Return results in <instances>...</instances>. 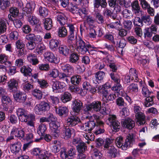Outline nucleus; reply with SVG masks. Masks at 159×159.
I'll use <instances>...</instances> for the list:
<instances>
[{"label": "nucleus", "instance_id": "nucleus-1", "mask_svg": "<svg viewBox=\"0 0 159 159\" xmlns=\"http://www.w3.org/2000/svg\"><path fill=\"white\" fill-rule=\"evenodd\" d=\"M16 113L19 120L22 122L26 123L27 125L34 128L35 127V116L32 114H28L24 109L19 108L16 111Z\"/></svg>", "mask_w": 159, "mask_h": 159}, {"label": "nucleus", "instance_id": "nucleus-2", "mask_svg": "<svg viewBox=\"0 0 159 159\" xmlns=\"http://www.w3.org/2000/svg\"><path fill=\"white\" fill-rule=\"evenodd\" d=\"M134 140V135L132 134H128L124 143H123L122 137L120 136L116 139L115 143L118 147L123 150H125L132 146Z\"/></svg>", "mask_w": 159, "mask_h": 159}, {"label": "nucleus", "instance_id": "nucleus-3", "mask_svg": "<svg viewBox=\"0 0 159 159\" xmlns=\"http://www.w3.org/2000/svg\"><path fill=\"white\" fill-rule=\"evenodd\" d=\"M76 49L79 53L82 54L89 53V50L92 46L89 43H85L81 38H79L76 42Z\"/></svg>", "mask_w": 159, "mask_h": 159}, {"label": "nucleus", "instance_id": "nucleus-4", "mask_svg": "<svg viewBox=\"0 0 159 159\" xmlns=\"http://www.w3.org/2000/svg\"><path fill=\"white\" fill-rule=\"evenodd\" d=\"M135 117L137 119V122L139 125H143L146 123L145 116L141 111V108L139 106H135L134 108Z\"/></svg>", "mask_w": 159, "mask_h": 159}, {"label": "nucleus", "instance_id": "nucleus-5", "mask_svg": "<svg viewBox=\"0 0 159 159\" xmlns=\"http://www.w3.org/2000/svg\"><path fill=\"white\" fill-rule=\"evenodd\" d=\"M50 106L49 103L42 101L37 104L34 108L35 112L38 115H41L44 112L49 110Z\"/></svg>", "mask_w": 159, "mask_h": 159}, {"label": "nucleus", "instance_id": "nucleus-6", "mask_svg": "<svg viewBox=\"0 0 159 159\" xmlns=\"http://www.w3.org/2000/svg\"><path fill=\"white\" fill-rule=\"evenodd\" d=\"M101 107V103L100 102H93L90 104L86 105L84 109L85 113H87L88 111H91L92 110L96 112L99 111Z\"/></svg>", "mask_w": 159, "mask_h": 159}, {"label": "nucleus", "instance_id": "nucleus-7", "mask_svg": "<svg viewBox=\"0 0 159 159\" xmlns=\"http://www.w3.org/2000/svg\"><path fill=\"white\" fill-rule=\"evenodd\" d=\"M108 120L112 126L113 131L116 132L118 131L120 128V123L116 119V116H110Z\"/></svg>", "mask_w": 159, "mask_h": 159}, {"label": "nucleus", "instance_id": "nucleus-8", "mask_svg": "<svg viewBox=\"0 0 159 159\" xmlns=\"http://www.w3.org/2000/svg\"><path fill=\"white\" fill-rule=\"evenodd\" d=\"M102 87H100L99 89H98V92L99 93H101L102 94V99L104 101L106 102L111 101L112 99V96L113 98L115 99L114 96L115 95H113L111 93H109L107 89H102Z\"/></svg>", "mask_w": 159, "mask_h": 159}, {"label": "nucleus", "instance_id": "nucleus-9", "mask_svg": "<svg viewBox=\"0 0 159 159\" xmlns=\"http://www.w3.org/2000/svg\"><path fill=\"white\" fill-rule=\"evenodd\" d=\"M57 123V121L49 123V127L51 131V134L54 138H57L60 134V131L58 129V126Z\"/></svg>", "mask_w": 159, "mask_h": 159}, {"label": "nucleus", "instance_id": "nucleus-10", "mask_svg": "<svg viewBox=\"0 0 159 159\" xmlns=\"http://www.w3.org/2000/svg\"><path fill=\"white\" fill-rule=\"evenodd\" d=\"M53 91L56 92L63 91L62 89L65 86V84L63 82H60L57 80L52 81L51 83Z\"/></svg>", "mask_w": 159, "mask_h": 159}, {"label": "nucleus", "instance_id": "nucleus-11", "mask_svg": "<svg viewBox=\"0 0 159 159\" xmlns=\"http://www.w3.org/2000/svg\"><path fill=\"white\" fill-rule=\"evenodd\" d=\"M132 10L134 14L137 15L142 14V10L139 5V2L137 0L133 2L131 5Z\"/></svg>", "mask_w": 159, "mask_h": 159}, {"label": "nucleus", "instance_id": "nucleus-12", "mask_svg": "<svg viewBox=\"0 0 159 159\" xmlns=\"http://www.w3.org/2000/svg\"><path fill=\"white\" fill-rule=\"evenodd\" d=\"M68 109L66 106H61L56 108V112L59 116L61 117L66 116L68 113Z\"/></svg>", "mask_w": 159, "mask_h": 159}, {"label": "nucleus", "instance_id": "nucleus-13", "mask_svg": "<svg viewBox=\"0 0 159 159\" xmlns=\"http://www.w3.org/2000/svg\"><path fill=\"white\" fill-rule=\"evenodd\" d=\"M72 110L73 111L77 114L80 111L83 106V103L79 100L75 99L72 102Z\"/></svg>", "mask_w": 159, "mask_h": 159}, {"label": "nucleus", "instance_id": "nucleus-14", "mask_svg": "<svg viewBox=\"0 0 159 159\" xmlns=\"http://www.w3.org/2000/svg\"><path fill=\"white\" fill-rule=\"evenodd\" d=\"M80 121V119L76 116H71L68 117L66 120L67 125L70 127L76 125Z\"/></svg>", "mask_w": 159, "mask_h": 159}, {"label": "nucleus", "instance_id": "nucleus-15", "mask_svg": "<svg viewBox=\"0 0 159 159\" xmlns=\"http://www.w3.org/2000/svg\"><path fill=\"white\" fill-rule=\"evenodd\" d=\"M25 38L29 41H32L36 42L37 43L40 42L42 40V39L40 36L35 35L33 34H30L26 35Z\"/></svg>", "mask_w": 159, "mask_h": 159}, {"label": "nucleus", "instance_id": "nucleus-16", "mask_svg": "<svg viewBox=\"0 0 159 159\" xmlns=\"http://www.w3.org/2000/svg\"><path fill=\"white\" fill-rule=\"evenodd\" d=\"M123 125L125 127L131 129L134 126L135 122L131 119L127 118L123 121Z\"/></svg>", "mask_w": 159, "mask_h": 159}, {"label": "nucleus", "instance_id": "nucleus-17", "mask_svg": "<svg viewBox=\"0 0 159 159\" xmlns=\"http://www.w3.org/2000/svg\"><path fill=\"white\" fill-rule=\"evenodd\" d=\"M57 19L61 25H64L67 22V18L65 15L60 12L57 13Z\"/></svg>", "mask_w": 159, "mask_h": 159}, {"label": "nucleus", "instance_id": "nucleus-18", "mask_svg": "<svg viewBox=\"0 0 159 159\" xmlns=\"http://www.w3.org/2000/svg\"><path fill=\"white\" fill-rule=\"evenodd\" d=\"M13 96L16 100L23 102H24L26 99L25 94L21 92L17 91L13 94Z\"/></svg>", "mask_w": 159, "mask_h": 159}, {"label": "nucleus", "instance_id": "nucleus-19", "mask_svg": "<svg viewBox=\"0 0 159 159\" xmlns=\"http://www.w3.org/2000/svg\"><path fill=\"white\" fill-rule=\"evenodd\" d=\"M18 84V82L16 80L12 79H11L8 82V89L10 92H12L13 89H15V91L16 89V87Z\"/></svg>", "mask_w": 159, "mask_h": 159}, {"label": "nucleus", "instance_id": "nucleus-20", "mask_svg": "<svg viewBox=\"0 0 159 159\" xmlns=\"http://www.w3.org/2000/svg\"><path fill=\"white\" fill-rule=\"evenodd\" d=\"M21 144L20 142H17L10 145V148L11 152L16 154L18 153L21 149Z\"/></svg>", "mask_w": 159, "mask_h": 159}, {"label": "nucleus", "instance_id": "nucleus-21", "mask_svg": "<svg viewBox=\"0 0 159 159\" xmlns=\"http://www.w3.org/2000/svg\"><path fill=\"white\" fill-rule=\"evenodd\" d=\"M23 16L22 14H20L18 16L15 18L13 23L16 28H19L22 25L21 20H23Z\"/></svg>", "mask_w": 159, "mask_h": 159}, {"label": "nucleus", "instance_id": "nucleus-22", "mask_svg": "<svg viewBox=\"0 0 159 159\" xmlns=\"http://www.w3.org/2000/svg\"><path fill=\"white\" fill-rule=\"evenodd\" d=\"M45 59L52 63H55L57 62V58L52 52H47L44 55Z\"/></svg>", "mask_w": 159, "mask_h": 159}, {"label": "nucleus", "instance_id": "nucleus-23", "mask_svg": "<svg viewBox=\"0 0 159 159\" xmlns=\"http://www.w3.org/2000/svg\"><path fill=\"white\" fill-rule=\"evenodd\" d=\"M142 21L143 25H149L152 22V19L150 16L148 15H144L141 16Z\"/></svg>", "mask_w": 159, "mask_h": 159}, {"label": "nucleus", "instance_id": "nucleus-24", "mask_svg": "<svg viewBox=\"0 0 159 159\" xmlns=\"http://www.w3.org/2000/svg\"><path fill=\"white\" fill-rule=\"evenodd\" d=\"M20 71L25 76H31L32 75V70L29 67L23 66L20 68Z\"/></svg>", "mask_w": 159, "mask_h": 159}, {"label": "nucleus", "instance_id": "nucleus-25", "mask_svg": "<svg viewBox=\"0 0 159 159\" xmlns=\"http://www.w3.org/2000/svg\"><path fill=\"white\" fill-rule=\"evenodd\" d=\"M145 100L144 102V106L146 107H149L152 106L154 104V97L152 96L151 97H147Z\"/></svg>", "mask_w": 159, "mask_h": 159}, {"label": "nucleus", "instance_id": "nucleus-26", "mask_svg": "<svg viewBox=\"0 0 159 159\" xmlns=\"http://www.w3.org/2000/svg\"><path fill=\"white\" fill-rule=\"evenodd\" d=\"M58 36L61 38L65 37L67 35V31L65 26L59 27L57 31Z\"/></svg>", "mask_w": 159, "mask_h": 159}, {"label": "nucleus", "instance_id": "nucleus-27", "mask_svg": "<svg viewBox=\"0 0 159 159\" xmlns=\"http://www.w3.org/2000/svg\"><path fill=\"white\" fill-rule=\"evenodd\" d=\"M46 129V125L44 124H41L39 125L37 132L39 135L44 136L45 134V132Z\"/></svg>", "mask_w": 159, "mask_h": 159}, {"label": "nucleus", "instance_id": "nucleus-28", "mask_svg": "<svg viewBox=\"0 0 159 159\" xmlns=\"http://www.w3.org/2000/svg\"><path fill=\"white\" fill-rule=\"evenodd\" d=\"M107 3L106 0H94V5L95 7L98 8L100 6L102 7H106Z\"/></svg>", "mask_w": 159, "mask_h": 159}, {"label": "nucleus", "instance_id": "nucleus-29", "mask_svg": "<svg viewBox=\"0 0 159 159\" xmlns=\"http://www.w3.org/2000/svg\"><path fill=\"white\" fill-rule=\"evenodd\" d=\"M62 68L64 72L68 73V75H71L73 73V67L69 64H66L65 65L62 66Z\"/></svg>", "mask_w": 159, "mask_h": 159}, {"label": "nucleus", "instance_id": "nucleus-30", "mask_svg": "<svg viewBox=\"0 0 159 159\" xmlns=\"http://www.w3.org/2000/svg\"><path fill=\"white\" fill-rule=\"evenodd\" d=\"M59 51L60 53L65 56L68 55L70 52L68 48L65 45H61L59 48Z\"/></svg>", "mask_w": 159, "mask_h": 159}, {"label": "nucleus", "instance_id": "nucleus-31", "mask_svg": "<svg viewBox=\"0 0 159 159\" xmlns=\"http://www.w3.org/2000/svg\"><path fill=\"white\" fill-rule=\"evenodd\" d=\"M27 58L28 61L33 65H35L39 63L38 60L35 54H30L28 55Z\"/></svg>", "mask_w": 159, "mask_h": 159}, {"label": "nucleus", "instance_id": "nucleus-32", "mask_svg": "<svg viewBox=\"0 0 159 159\" xmlns=\"http://www.w3.org/2000/svg\"><path fill=\"white\" fill-rule=\"evenodd\" d=\"M77 149L79 152L80 154H83L87 149L86 144L84 142H82L77 146Z\"/></svg>", "mask_w": 159, "mask_h": 159}, {"label": "nucleus", "instance_id": "nucleus-33", "mask_svg": "<svg viewBox=\"0 0 159 159\" xmlns=\"http://www.w3.org/2000/svg\"><path fill=\"white\" fill-rule=\"evenodd\" d=\"M59 42L56 39H51L49 42L50 48L53 50L55 51L57 49Z\"/></svg>", "mask_w": 159, "mask_h": 159}, {"label": "nucleus", "instance_id": "nucleus-34", "mask_svg": "<svg viewBox=\"0 0 159 159\" xmlns=\"http://www.w3.org/2000/svg\"><path fill=\"white\" fill-rule=\"evenodd\" d=\"M107 153L111 157H115L117 154V150L114 146L110 147L107 150Z\"/></svg>", "mask_w": 159, "mask_h": 159}, {"label": "nucleus", "instance_id": "nucleus-35", "mask_svg": "<svg viewBox=\"0 0 159 159\" xmlns=\"http://www.w3.org/2000/svg\"><path fill=\"white\" fill-rule=\"evenodd\" d=\"M105 75V73L103 71H99L97 72L94 78V79L95 80L96 82H94L96 84L99 83L100 81L102 80Z\"/></svg>", "mask_w": 159, "mask_h": 159}, {"label": "nucleus", "instance_id": "nucleus-36", "mask_svg": "<svg viewBox=\"0 0 159 159\" xmlns=\"http://www.w3.org/2000/svg\"><path fill=\"white\" fill-rule=\"evenodd\" d=\"M10 4V0H0V8L2 10L6 9Z\"/></svg>", "mask_w": 159, "mask_h": 159}, {"label": "nucleus", "instance_id": "nucleus-37", "mask_svg": "<svg viewBox=\"0 0 159 159\" xmlns=\"http://www.w3.org/2000/svg\"><path fill=\"white\" fill-rule=\"evenodd\" d=\"M7 25L5 19L0 20V34L4 33L6 31Z\"/></svg>", "mask_w": 159, "mask_h": 159}, {"label": "nucleus", "instance_id": "nucleus-38", "mask_svg": "<svg viewBox=\"0 0 159 159\" xmlns=\"http://www.w3.org/2000/svg\"><path fill=\"white\" fill-rule=\"evenodd\" d=\"M71 98V94L69 93L66 92L62 95L61 100L63 102L66 103L70 101Z\"/></svg>", "mask_w": 159, "mask_h": 159}, {"label": "nucleus", "instance_id": "nucleus-39", "mask_svg": "<svg viewBox=\"0 0 159 159\" xmlns=\"http://www.w3.org/2000/svg\"><path fill=\"white\" fill-rule=\"evenodd\" d=\"M39 12L40 16L43 17H45L48 14L49 11L45 7L40 6L39 9Z\"/></svg>", "mask_w": 159, "mask_h": 159}, {"label": "nucleus", "instance_id": "nucleus-40", "mask_svg": "<svg viewBox=\"0 0 159 159\" xmlns=\"http://www.w3.org/2000/svg\"><path fill=\"white\" fill-rule=\"evenodd\" d=\"M21 86L22 89L25 92L29 91L30 90L34 88L33 85L28 82H25L23 83Z\"/></svg>", "mask_w": 159, "mask_h": 159}, {"label": "nucleus", "instance_id": "nucleus-41", "mask_svg": "<svg viewBox=\"0 0 159 159\" xmlns=\"http://www.w3.org/2000/svg\"><path fill=\"white\" fill-rule=\"evenodd\" d=\"M43 24L45 29L50 30L52 27V20L49 18L46 19L43 22Z\"/></svg>", "mask_w": 159, "mask_h": 159}, {"label": "nucleus", "instance_id": "nucleus-42", "mask_svg": "<svg viewBox=\"0 0 159 159\" xmlns=\"http://www.w3.org/2000/svg\"><path fill=\"white\" fill-rule=\"evenodd\" d=\"M62 134L63 138L65 139H67L71 136V130L69 128H66Z\"/></svg>", "mask_w": 159, "mask_h": 159}, {"label": "nucleus", "instance_id": "nucleus-43", "mask_svg": "<svg viewBox=\"0 0 159 159\" xmlns=\"http://www.w3.org/2000/svg\"><path fill=\"white\" fill-rule=\"evenodd\" d=\"M129 75L131 77H133L135 82H137L138 80L137 73L136 70L134 68H131L129 70Z\"/></svg>", "mask_w": 159, "mask_h": 159}, {"label": "nucleus", "instance_id": "nucleus-44", "mask_svg": "<svg viewBox=\"0 0 159 159\" xmlns=\"http://www.w3.org/2000/svg\"><path fill=\"white\" fill-rule=\"evenodd\" d=\"M79 59L78 55L75 53L71 54L69 57V61L72 63H76Z\"/></svg>", "mask_w": 159, "mask_h": 159}, {"label": "nucleus", "instance_id": "nucleus-45", "mask_svg": "<svg viewBox=\"0 0 159 159\" xmlns=\"http://www.w3.org/2000/svg\"><path fill=\"white\" fill-rule=\"evenodd\" d=\"M9 12L12 17L15 18L18 16L20 14H22L19 13L18 9L16 7H12L10 9Z\"/></svg>", "mask_w": 159, "mask_h": 159}, {"label": "nucleus", "instance_id": "nucleus-46", "mask_svg": "<svg viewBox=\"0 0 159 159\" xmlns=\"http://www.w3.org/2000/svg\"><path fill=\"white\" fill-rule=\"evenodd\" d=\"M28 20V21L32 25L37 24L39 22V20L35 16L31 15L29 16Z\"/></svg>", "mask_w": 159, "mask_h": 159}, {"label": "nucleus", "instance_id": "nucleus-47", "mask_svg": "<svg viewBox=\"0 0 159 159\" xmlns=\"http://www.w3.org/2000/svg\"><path fill=\"white\" fill-rule=\"evenodd\" d=\"M81 79V77L80 75L73 76L71 78V82L74 85H76L79 84L80 82Z\"/></svg>", "mask_w": 159, "mask_h": 159}, {"label": "nucleus", "instance_id": "nucleus-48", "mask_svg": "<svg viewBox=\"0 0 159 159\" xmlns=\"http://www.w3.org/2000/svg\"><path fill=\"white\" fill-rule=\"evenodd\" d=\"M110 76L111 79L115 83H120V77L118 74L111 72L110 74Z\"/></svg>", "mask_w": 159, "mask_h": 159}, {"label": "nucleus", "instance_id": "nucleus-49", "mask_svg": "<svg viewBox=\"0 0 159 159\" xmlns=\"http://www.w3.org/2000/svg\"><path fill=\"white\" fill-rule=\"evenodd\" d=\"M32 93L34 97L39 100L42 98L43 95L41 91L37 89L34 90L33 91Z\"/></svg>", "mask_w": 159, "mask_h": 159}, {"label": "nucleus", "instance_id": "nucleus-50", "mask_svg": "<svg viewBox=\"0 0 159 159\" xmlns=\"http://www.w3.org/2000/svg\"><path fill=\"white\" fill-rule=\"evenodd\" d=\"M120 23L119 20L117 21L108 24L107 25V27L109 29H117L119 28V25H120Z\"/></svg>", "mask_w": 159, "mask_h": 159}, {"label": "nucleus", "instance_id": "nucleus-51", "mask_svg": "<svg viewBox=\"0 0 159 159\" xmlns=\"http://www.w3.org/2000/svg\"><path fill=\"white\" fill-rule=\"evenodd\" d=\"M45 49V47L43 44L38 45L35 50V52L38 54H42Z\"/></svg>", "mask_w": 159, "mask_h": 159}, {"label": "nucleus", "instance_id": "nucleus-52", "mask_svg": "<svg viewBox=\"0 0 159 159\" xmlns=\"http://www.w3.org/2000/svg\"><path fill=\"white\" fill-rule=\"evenodd\" d=\"M141 17H136L134 19L133 23L135 26L141 27L143 26V24L141 20Z\"/></svg>", "mask_w": 159, "mask_h": 159}, {"label": "nucleus", "instance_id": "nucleus-53", "mask_svg": "<svg viewBox=\"0 0 159 159\" xmlns=\"http://www.w3.org/2000/svg\"><path fill=\"white\" fill-rule=\"evenodd\" d=\"M88 130L89 132H90L95 127L96 124L95 122L93 120L89 121L86 122Z\"/></svg>", "mask_w": 159, "mask_h": 159}, {"label": "nucleus", "instance_id": "nucleus-54", "mask_svg": "<svg viewBox=\"0 0 159 159\" xmlns=\"http://www.w3.org/2000/svg\"><path fill=\"white\" fill-rule=\"evenodd\" d=\"M122 13L123 17L127 19L129 18L132 15L131 11L126 9L124 10Z\"/></svg>", "mask_w": 159, "mask_h": 159}, {"label": "nucleus", "instance_id": "nucleus-55", "mask_svg": "<svg viewBox=\"0 0 159 159\" xmlns=\"http://www.w3.org/2000/svg\"><path fill=\"white\" fill-rule=\"evenodd\" d=\"M37 82L39 84L40 87L42 88H46L48 86L47 82L44 80H37Z\"/></svg>", "mask_w": 159, "mask_h": 159}, {"label": "nucleus", "instance_id": "nucleus-56", "mask_svg": "<svg viewBox=\"0 0 159 159\" xmlns=\"http://www.w3.org/2000/svg\"><path fill=\"white\" fill-rule=\"evenodd\" d=\"M123 24L124 28L128 30H130L132 27V22L129 20H124Z\"/></svg>", "mask_w": 159, "mask_h": 159}, {"label": "nucleus", "instance_id": "nucleus-57", "mask_svg": "<svg viewBox=\"0 0 159 159\" xmlns=\"http://www.w3.org/2000/svg\"><path fill=\"white\" fill-rule=\"evenodd\" d=\"M35 4L34 2H31L27 3L25 7L29 11L31 12L33 11L35 8Z\"/></svg>", "mask_w": 159, "mask_h": 159}, {"label": "nucleus", "instance_id": "nucleus-58", "mask_svg": "<svg viewBox=\"0 0 159 159\" xmlns=\"http://www.w3.org/2000/svg\"><path fill=\"white\" fill-rule=\"evenodd\" d=\"M142 7L144 10L147 9L150 6V5L146 0H139Z\"/></svg>", "mask_w": 159, "mask_h": 159}, {"label": "nucleus", "instance_id": "nucleus-59", "mask_svg": "<svg viewBox=\"0 0 159 159\" xmlns=\"http://www.w3.org/2000/svg\"><path fill=\"white\" fill-rule=\"evenodd\" d=\"M93 152V154L92 156L93 159H101L102 157L101 153L96 149H94Z\"/></svg>", "mask_w": 159, "mask_h": 159}, {"label": "nucleus", "instance_id": "nucleus-60", "mask_svg": "<svg viewBox=\"0 0 159 159\" xmlns=\"http://www.w3.org/2000/svg\"><path fill=\"white\" fill-rule=\"evenodd\" d=\"M83 88L84 90H85L86 92L89 91L91 89L92 86L88 82L85 81L84 82L83 84Z\"/></svg>", "mask_w": 159, "mask_h": 159}, {"label": "nucleus", "instance_id": "nucleus-61", "mask_svg": "<svg viewBox=\"0 0 159 159\" xmlns=\"http://www.w3.org/2000/svg\"><path fill=\"white\" fill-rule=\"evenodd\" d=\"M57 144L54 145L53 146L52 149V152L56 153L59 152L61 149V143L60 142H58Z\"/></svg>", "mask_w": 159, "mask_h": 159}, {"label": "nucleus", "instance_id": "nucleus-62", "mask_svg": "<svg viewBox=\"0 0 159 159\" xmlns=\"http://www.w3.org/2000/svg\"><path fill=\"white\" fill-rule=\"evenodd\" d=\"M122 89V87L120 84V83H116L114 86L111 88L112 90L116 91L117 92H119Z\"/></svg>", "mask_w": 159, "mask_h": 159}, {"label": "nucleus", "instance_id": "nucleus-63", "mask_svg": "<svg viewBox=\"0 0 159 159\" xmlns=\"http://www.w3.org/2000/svg\"><path fill=\"white\" fill-rule=\"evenodd\" d=\"M144 34L145 38H150L152 35V33L150 30L149 28H146L144 30Z\"/></svg>", "mask_w": 159, "mask_h": 159}, {"label": "nucleus", "instance_id": "nucleus-64", "mask_svg": "<svg viewBox=\"0 0 159 159\" xmlns=\"http://www.w3.org/2000/svg\"><path fill=\"white\" fill-rule=\"evenodd\" d=\"M47 152L45 150H42L38 157L40 159H47L48 156Z\"/></svg>", "mask_w": 159, "mask_h": 159}]
</instances>
